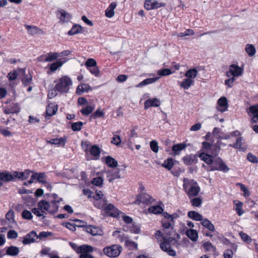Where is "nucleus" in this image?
Listing matches in <instances>:
<instances>
[{"label":"nucleus","mask_w":258,"mask_h":258,"mask_svg":"<svg viewBox=\"0 0 258 258\" xmlns=\"http://www.w3.org/2000/svg\"><path fill=\"white\" fill-rule=\"evenodd\" d=\"M190 203L192 206L199 207L202 205V200L200 198H195L190 200Z\"/></svg>","instance_id":"62"},{"label":"nucleus","mask_w":258,"mask_h":258,"mask_svg":"<svg viewBox=\"0 0 258 258\" xmlns=\"http://www.w3.org/2000/svg\"><path fill=\"white\" fill-rule=\"evenodd\" d=\"M186 235L192 241H196L198 238V234L197 231L192 229H189L186 230Z\"/></svg>","instance_id":"33"},{"label":"nucleus","mask_w":258,"mask_h":258,"mask_svg":"<svg viewBox=\"0 0 258 258\" xmlns=\"http://www.w3.org/2000/svg\"><path fill=\"white\" fill-rule=\"evenodd\" d=\"M32 171L29 169L25 170L24 172L14 171V177L22 180H24L29 178Z\"/></svg>","instance_id":"21"},{"label":"nucleus","mask_w":258,"mask_h":258,"mask_svg":"<svg viewBox=\"0 0 258 258\" xmlns=\"http://www.w3.org/2000/svg\"><path fill=\"white\" fill-rule=\"evenodd\" d=\"M197 155H186L182 158V161L186 165H190L198 162Z\"/></svg>","instance_id":"19"},{"label":"nucleus","mask_w":258,"mask_h":258,"mask_svg":"<svg viewBox=\"0 0 258 258\" xmlns=\"http://www.w3.org/2000/svg\"><path fill=\"white\" fill-rule=\"evenodd\" d=\"M124 245L126 247H128L131 249H137L138 248V244L136 242L130 239L125 240Z\"/></svg>","instance_id":"56"},{"label":"nucleus","mask_w":258,"mask_h":258,"mask_svg":"<svg viewBox=\"0 0 258 258\" xmlns=\"http://www.w3.org/2000/svg\"><path fill=\"white\" fill-rule=\"evenodd\" d=\"M83 33V27L79 24H74L71 29L68 32V34L70 36H73L75 34Z\"/></svg>","instance_id":"29"},{"label":"nucleus","mask_w":258,"mask_h":258,"mask_svg":"<svg viewBox=\"0 0 258 258\" xmlns=\"http://www.w3.org/2000/svg\"><path fill=\"white\" fill-rule=\"evenodd\" d=\"M221 143L220 141H218L216 144H213L209 151L210 154L212 155L214 157H216L221 150L220 145Z\"/></svg>","instance_id":"23"},{"label":"nucleus","mask_w":258,"mask_h":258,"mask_svg":"<svg viewBox=\"0 0 258 258\" xmlns=\"http://www.w3.org/2000/svg\"><path fill=\"white\" fill-rule=\"evenodd\" d=\"M20 111V107L18 103H12L4 108V112L6 114H17Z\"/></svg>","instance_id":"11"},{"label":"nucleus","mask_w":258,"mask_h":258,"mask_svg":"<svg viewBox=\"0 0 258 258\" xmlns=\"http://www.w3.org/2000/svg\"><path fill=\"white\" fill-rule=\"evenodd\" d=\"M198 73V71L196 69H190L185 72L184 76L191 79L195 78L197 76Z\"/></svg>","instance_id":"44"},{"label":"nucleus","mask_w":258,"mask_h":258,"mask_svg":"<svg viewBox=\"0 0 258 258\" xmlns=\"http://www.w3.org/2000/svg\"><path fill=\"white\" fill-rule=\"evenodd\" d=\"M91 88L89 85L87 84H82L78 85L76 89V94L81 95L84 92H88Z\"/></svg>","instance_id":"30"},{"label":"nucleus","mask_w":258,"mask_h":258,"mask_svg":"<svg viewBox=\"0 0 258 258\" xmlns=\"http://www.w3.org/2000/svg\"><path fill=\"white\" fill-rule=\"evenodd\" d=\"M119 172L120 170L118 169L108 171L106 175L107 179L109 182H112L115 179L120 178V175Z\"/></svg>","instance_id":"18"},{"label":"nucleus","mask_w":258,"mask_h":258,"mask_svg":"<svg viewBox=\"0 0 258 258\" xmlns=\"http://www.w3.org/2000/svg\"><path fill=\"white\" fill-rule=\"evenodd\" d=\"M245 51L250 56H253L255 53V49L252 44H247L245 47Z\"/></svg>","instance_id":"53"},{"label":"nucleus","mask_w":258,"mask_h":258,"mask_svg":"<svg viewBox=\"0 0 258 258\" xmlns=\"http://www.w3.org/2000/svg\"><path fill=\"white\" fill-rule=\"evenodd\" d=\"M94 109V107L93 106L88 105L86 107L82 108L80 111L83 115H88L93 112Z\"/></svg>","instance_id":"55"},{"label":"nucleus","mask_w":258,"mask_h":258,"mask_svg":"<svg viewBox=\"0 0 258 258\" xmlns=\"http://www.w3.org/2000/svg\"><path fill=\"white\" fill-rule=\"evenodd\" d=\"M84 123L82 121L73 122L71 124V129L74 132L80 131L83 127Z\"/></svg>","instance_id":"47"},{"label":"nucleus","mask_w":258,"mask_h":258,"mask_svg":"<svg viewBox=\"0 0 258 258\" xmlns=\"http://www.w3.org/2000/svg\"><path fill=\"white\" fill-rule=\"evenodd\" d=\"M116 7L115 2H112L109 7L105 10V16L106 17L111 18L114 15V9Z\"/></svg>","instance_id":"27"},{"label":"nucleus","mask_w":258,"mask_h":258,"mask_svg":"<svg viewBox=\"0 0 258 258\" xmlns=\"http://www.w3.org/2000/svg\"><path fill=\"white\" fill-rule=\"evenodd\" d=\"M59 56H60V54H59L57 52H49L47 53V55H46V57H45L44 60L45 62H49L52 61L57 59V58Z\"/></svg>","instance_id":"43"},{"label":"nucleus","mask_w":258,"mask_h":258,"mask_svg":"<svg viewBox=\"0 0 258 258\" xmlns=\"http://www.w3.org/2000/svg\"><path fill=\"white\" fill-rule=\"evenodd\" d=\"M105 113L103 111L100 110V108L97 109L93 114H91L90 117L92 119H96L97 118H104Z\"/></svg>","instance_id":"49"},{"label":"nucleus","mask_w":258,"mask_h":258,"mask_svg":"<svg viewBox=\"0 0 258 258\" xmlns=\"http://www.w3.org/2000/svg\"><path fill=\"white\" fill-rule=\"evenodd\" d=\"M176 243L175 239L169 237L164 239V240L160 242V247L162 251L166 252L169 255L175 256L176 255V252L171 247Z\"/></svg>","instance_id":"3"},{"label":"nucleus","mask_w":258,"mask_h":258,"mask_svg":"<svg viewBox=\"0 0 258 258\" xmlns=\"http://www.w3.org/2000/svg\"><path fill=\"white\" fill-rule=\"evenodd\" d=\"M186 145L184 143H180L174 145L172 147V150L174 152L175 155H178L179 152L184 149Z\"/></svg>","instance_id":"39"},{"label":"nucleus","mask_w":258,"mask_h":258,"mask_svg":"<svg viewBox=\"0 0 258 258\" xmlns=\"http://www.w3.org/2000/svg\"><path fill=\"white\" fill-rule=\"evenodd\" d=\"M155 201V199L146 193H140L137 197L136 203H142L146 205H150Z\"/></svg>","instance_id":"7"},{"label":"nucleus","mask_w":258,"mask_h":258,"mask_svg":"<svg viewBox=\"0 0 258 258\" xmlns=\"http://www.w3.org/2000/svg\"><path fill=\"white\" fill-rule=\"evenodd\" d=\"M36 237H37L36 232L35 231H32L24 236L22 242L24 245L30 244L35 241V238Z\"/></svg>","instance_id":"17"},{"label":"nucleus","mask_w":258,"mask_h":258,"mask_svg":"<svg viewBox=\"0 0 258 258\" xmlns=\"http://www.w3.org/2000/svg\"><path fill=\"white\" fill-rule=\"evenodd\" d=\"M57 110V106L52 104H49L46 107V112L48 116H51L56 113Z\"/></svg>","instance_id":"41"},{"label":"nucleus","mask_w":258,"mask_h":258,"mask_svg":"<svg viewBox=\"0 0 258 258\" xmlns=\"http://www.w3.org/2000/svg\"><path fill=\"white\" fill-rule=\"evenodd\" d=\"M236 185L240 187L241 191L243 192V197L247 198L250 196V191L244 184L241 183H237Z\"/></svg>","instance_id":"46"},{"label":"nucleus","mask_w":258,"mask_h":258,"mask_svg":"<svg viewBox=\"0 0 258 258\" xmlns=\"http://www.w3.org/2000/svg\"><path fill=\"white\" fill-rule=\"evenodd\" d=\"M103 179L102 178V177L100 176H98L93 178L91 181L92 184L97 186H101L103 184Z\"/></svg>","instance_id":"58"},{"label":"nucleus","mask_w":258,"mask_h":258,"mask_svg":"<svg viewBox=\"0 0 258 258\" xmlns=\"http://www.w3.org/2000/svg\"><path fill=\"white\" fill-rule=\"evenodd\" d=\"M243 69L236 64H231L229 66V71L227 72L226 76L230 77L231 76L233 77H239L243 73Z\"/></svg>","instance_id":"9"},{"label":"nucleus","mask_w":258,"mask_h":258,"mask_svg":"<svg viewBox=\"0 0 258 258\" xmlns=\"http://www.w3.org/2000/svg\"><path fill=\"white\" fill-rule=\"evenodd\" d=\"M33 175L35 176V179H37L39 182L43 183L46 182V175L44 172H35L33 174Z\"/></svg>","instance_id":"42"},{"label":"nucleus","mask_w":258,"mask_h":258,"mask_svg":"<svg viewBox=\"0 0 258 258\" xmlns=\"http://www.w3.org/2000/svg\"><path fill=\"white\" fill-rule=\"evenodd\" d=\"M0 179L3 181H11L15 180L14 177V171L12 174L8 171H5L0 173Z\"/></svg>","instance_id":"22"},{"label":"nucleus","mask_w":258,"mask_h":258,"mask_svg":"<svg viewBox=\"0 0 258 258\" xmlns=\"http://www.w3.org/2000/svg\"><path fill=\"white\" fill-rule=\"evenodd\" d=\"M174 161L172 158L169 157L165 160L162 166L168 170H171L173 167Z\"/></svg>","instance_id":"37"},{"label":"nucleus","mask_w":258,"mask_h":258,"mask_svg":"<svg viewBox=\"0 0 258 258\" xmlns=\"http://www.w3.org/2000/svg\"><path fill=\"white\" fill-rule=\"evenodd\" d=\"M155 237L157 239V241L159 244L161 241L164 240V239H166L167 237H165L162 234V233L160 230L156 231L155 233Z\"/></svg>","instance_id":"60"},{"label":"nucleus","mask_w":258,"mask_h":258,"mask_svg":"<svg viewBox=\"0 0 258 258\" xmlns=\"http://www.w3.org/2000/svg\"><path fill=\"white\" fill-rule=\"evenodd\" d=\"M105 162L106 164L111 168L116 167L118 165L117 161L110 156L105 157Z\"/></svg>","instance_id":"36"},{"label":"nucleus","mask_w":258,"mask_h":258,"mask_svg":"<svg viewBox=\"0 0 258 258\" xmlns=\"http://www.w3.org/2000/svg\"><path fill=\"white\" fill-rule=\"evenodd\" d=\"M213 144H210L207 142H203L202 143V150L203 152L209 153V151H210L211 147Z\"/></svg>","instance_id":"59"},{"label":"nucleus","mask_w":258,"mask_h":258,"mask_svg":"<svg viewBox=\"0 0 258 258\" xmlns=\"http://www.w3.org/2000/svg\"><path fill=\"white\" fill-rule=\"evenodd\" d=\"M165 6V3H158L156 0H146L144 3V8L148 11L157 9L161 7H164Z\"/></svg>","instance_id":"8"},{"label":"nucleus","mask_w":258,"mask_h":258,"mask_svg":"<svg viewBox=\"0 0 258 258\" xmlns=\"http://www.w3.org/2000/svg\"><path fill=\"white\" fill-rule=\"evenodd\" d=\"M62 225L69 229L70 231L74 232L76 229V225L70 222H63Z\"/></svg>","instance_id":"64"},{"label":"nucleus","mask_w":258,"mask_h":258,"mask_svg":"<svg viewBox=\"0 0 258 258\" xmlns=\"http://www.w3.org/2000/svg\"><path fill=\"white\" fill-rule=\"evenodd\" d=\"M87 232L91 234L92 235H96L98 234V228L93 226L92 225H88L86 227V230Z\"/></svg>","instance_id":"52"},{"label":"nucleus","mask_w":258,"mask_h":258,"mask_svg":"<svg viewBox=\"0 0 258 258\" xmlns=\"http://www.w3.org/2000/svg\"><path fill=\"white\" fill-rule=\"evenodd\" d=\"M157 79L155 78H148L146 79L143 81L141 82L139 84H138L136 87H140L147 85H149L152 83H154L156 81Z\"/></svg>","instance_id":"48"},{"label":"nucleus","mask_w":258,"mask_h":258,"mask_svg":"<svg viewBox=\"0 0 258 258\" xmlns=\"http://www.w3.org/2000/svg\"><path fill=\"white\" fill-rule=\"evenodd\" d=\"M32 78L33 75L30 72L27 74H24L21 79L22 84L26 87L30 86L32 84Z\"/></svg>","instance_id":"31"},{"label":"nucleus","mask_w":258,"mask_h":258,"mask_svg":"<svg viewBox=\"0 0 258 258\" xmlns=\"http://www.w3.org/2000/svg\"><path fill=\"white\" fill-rule=\"evenodd\" d=\"M89 152L94 159H98L101 154V149L97 145H94L90 148Z\"/></svg>","instance_id":"26"},{"label":"nucleus","mask_w":258,"mask_h":258,"mask_svg":"<svg viewBox=\"0 0 258 258\" xmlns=\"http://www.w3.org/2000/svg\"><path fill=\"white\" fill-rule=\"evenodd\" d=\"M99 208H103L104 211L109 216L112 217H117L119 216L120 211L116 208L113 204H107L105 206L102 205L101 206L98 207Z\"/></svg>","instance_id":"6"},{"label":"nucleus","mask_w":258,"mask_h":258,"mask_svg":"<svg viewBox=\"0 0 258 258\" xmlns=\"http://www.w3.org/2000/svg\"><path fill=\"white\" fill-rule=\"evenodd\" d=\"M55 83L54 88L60 93H67L73 85L71 78L67 75L62 76L54 81Z\"/></svg>","instance_id":"2"},{"label":"nucleus","mask_w":258,"mask_h":258,"mask_svg":"<svg viewBox=\"0 0 258 258\" xmlns=\"http://www.w3.org/2000/svg\"><path fill=\"white\" fill-rule=\"evenodd\" d=\"M187 216L190 219L197 221H201L203 218L202 215L194 211H190L188 212Z\"/></svg>","instance_id":"34"},{"label":"nucleus","mask_w":258,"mask_h":258,"mask_svg":"<svg viewBox=\"0 0 258 258\" xmlns=\"http://www.w3.org/2000/svg\"><path fill=\"white\" fill-rule=\"evenodd\" d=\"M123 231L130 232L132 233L139 234L141 231L140 226L136 223H132L128 225L123 226Z\"/></svg>","instance_id":"14"},{"label":"nucleus","mask_w":258,"mask_h":258,"mask_svg":"<svg viewBox=\"0 0 258 258\" xmlns=\"http://www.w3.org/2000/svg\"><path fill=\"white\" fill-rule=\"evenodd\" d=\"M198 157L201 160L204 161L207 164L210 166H212L214 160V157L212 155L204 152L200 153L198 155Z\"/></svg>","instance_id":"16"},{"label":"nucleus","mask_w":258,"mask_h":258,"mask_svg":"<svg viewBox=\"0 0 258 258\" xmlns=\"http://www.w3.org/2000/svg\"><path fill=\"white\" fill-rule=\"evenodd\" d=\"M194 81L190 78H186L183 79V80L180 83V86L184 89H188L190 86L194 84Z\"/></svg>","instance_id":"40"},{"label":"nucleus","mask_w":258,"mask_h":258,"mask_svg":"<svg viewBox=\"0 0 258 258\" xmlns=\"http://www.w3.org/2000/svg\"><path fill=\"white\" fill-rule=\"evenodd\" d=\"M5 249H6L7 255H8L15 256L17 255L19 252V248L15 246L6 247Z\"/></svg>","instance_id":"35"},{"label":"nucleus","mask_w":258,"mask_h":258,"mask_svg":"<svg viewBox=\"0 0 258 258\" xmlns=\"http://www.w3.org/2000/svg\"><path fill=\"white\" fill-rule=\"evenodd\" d=\"M174 72L175 71H172L169 69H163L158 71L157 75L160 76H165L170 75Z\"/></svg>","instance_id":"54"},{"label":"nucleus","mask_w":258,"mask_h":258,"mask_svg":"<svg viewBox=\"0 0 258 258\" xmlns=\"http://www.w3.org/2000/svg\"><path fill=\"white\" fill-rule=\"evenodd\" d=\"M25 27L29 34L33 35L37 34H43L44 33V31L37 26L26 25Z\"/></svg>","instance_id":"24"},{"label":"nucleus","mask_w":258,"mask_h":258,"mask_svg":"<svg viewBox=\"0 0 258 258\" xmlns=\"http://www.w3.org/2000/svg\"><path fill=\"white\" fill-rule=\"evenodd\" d=\"M242 141L243 138L242 137H239L237 139L236 142L233 144H229V147H231L236 149H239V150L244 151L246 150V148L242 146Z\"/></svg>","instance_id":"28"},{"label":"nucleus","mask_w":258,"mask_h":258,"mask_svg":"<svg viewBox=\"0 0 258 258\" xmlns=\"http://www.w3.org/2000/svg\"><path fill=\"white\" fill-rule=\"evenodd\" d=\"M64 62L61 60H57L56 61L51 63L49 67V70L54 72L56 71L59 68L61 67L63 64Z\"/></svg>","instance_id":"45"},{"label":"nucleus","mask_w":258,"mask_h":258,"mask_svg":"<svg viewBox=\"0 0 258 258\" xmlns=\"http://www.w3.org/2000/svg\"><path fill=\"white\" fill-rule=\"evenodd\" d=\"M70 245L78 253H81L82 252H91L93 251L92 246L88 245H82L78 246L76 243L71 242H70Z\"/></svg>","instance_id":"10"},{"label":"nucleus","mask_w":258,"mask_h":258,"mask_svg":"<svg viewBox=\"0 0 258 258\" xmlns=\"http://www.w3.org/2000/svg\"><path fill=\"white\" fill-rule=\"evenodd\" d=\"M210 171H220L224 173L228 172L229 168L225 163L223 160L219 157L214 159L212 166H210Z\"/></svg>","instance_id":"4"},{"label":"nucleus","mask_w":258,"mask_h":258,"mask_svg":"<svg viewBox=\"0 0 258 258\" xmlns=\"http://www.w3.org/2000/svg\"><path fill=\"white\" fill-rule=\"evenodd\" d=\"M18 76V73L16 70H14L13 71L10 72L7 76L8 79L10 81H14L16 80Z\"/></svg>","instance_id":"61"},{"label":"nucleus","mask_w":258,"mask_h":258,"mask_svg":"<svg viewBox=\"0 0 258 258\" xmlns=\"http://www.w3.org/2000/svg\"><path fill=\"white\" fill-rule=\"evenodd\" d=\"M217 110L221 112H223L227 110L228 105V101L225 97H221L218 100Z\"/></svg>","instance_id":"15"},{"label":"nucleus","mask_w":258,"mask_h":258,"mask_svg":"<svg viewBox=\"0 0 258 258\" xmlns=\"http://www.w3.org/2000/svg\"><path fill=\"white\" fill-rule=\"evenodd\" d=\"M201 224L209 231L211 232H214L215 231V227L214 225L208 219L203 218V220L201 221Z\"/></svg>","instance_id":"32"},{"label":"nucleus","mask_w":258,"mask_h":258,"mask_svg":"<svg viewBox=\"0 0 258 258\" xmlns=\"http://www.w3.org/2000/svg\"><path fill=\"white\" fill-rule=\"evenodd\" d=\"M121 250L122 247L121 246L114 244L104 248L103 252L107 256L110 257H115L119 255Z\"/></svg>","instance_id":"5"},{"label":"nucleus","mask_w":258,"mask_h":258,"mask_svg":"<svg viewBox=\"0 0 258 258\" xmlns=\"http://www.w3.org/2000/svg\"><path fill=\"white\" fill-rule=\"evenodd\" d=\"M59 203H51L50 204V208L49 209L48 213L51 215H53L58 212L59 206L58 204Z\"/></svg>","instance_id":"51"},{"label":"nucleus","mask_w":258,"mask_h":258,"mask_svg":"<svg viewBox=\"0 0 258 258\" xmlns=\"http://www.w3.org/2000/svg\"><path fill=\"white\" fill-rule=\"evenodd\" d=\"M56 15L61 23L68 22L71 19V16L63 10H57Z\"/></svg>","instance_id":"13"},{"label":"nucleus","mask_w":258,"mask_h":258,"mask_svg":"<svg viewBox=\"0 0 258 258\" xmlns=\"http://www.w3.org/2000/svg\"><path fill=\"white\" fill-rule=\"evenodd\" d=\"M160 105V101L157 98L148 99L144 102V108L147 109L150 107H158Z\"/></svg>","instance_id":"25"},{"label":"nucleus","mask_w":258,"mask_h":258,"mask_svg":"<svg viewBox=\"0 0 258 258\" xmlns=\"http://www.w3.org/2000/svg\"><path fill=\"white\" fill-rule=\"evenodd\" d=\"M183 189L189 199L198 196L201 191L198 182L194 179L187 178L183 179Z\"/></svg>","instance_id":"1"},{"label":"nucleus","mask_w":258,"mask_h":258,"mask_svg":"<svg viewBox=\"0 0 258 258\" xmlns=\"http://www.w3.org/2000/svg\"><path fill=\"white\" fill-rule=\"evenodd\" d=\"M22 217L24 219L31 220L33 218V215L31 212L27 210H25L22 213Z\"/></svg>","instance_id":"63"},{"label":"nucleus","mask_w":258,"mask_h":258,"mask_svg":"<svg viewBox=\"0 0 258 258\" xmlns=\"http://www.w3.org/2000/svg\"><path fill=\"white\" fill-rule=\"evenodd\" d=\"M68 137L64 136L60 138L51 139L50 140L46 141L47 143L51 145H56L58 147L60 146L63 148L65 147L67 141Z\"/></svg>","instance_id":"12"},{"label":"nucleus","mask_w":258,"mask_h":258,"mask_svg":"<svg viewBox=\"0 0 258 258\" xmlns=\"http://www.w3.org/2000/svg\"><path fill=\"white\" fill-rule=\"evenodd\" d=\"M203 247L205 251H215L216 250V247L210 242H206L203 244Z\"/></svg>","instance_id":"50"},{"label":"nucleus","mask_w":258,"mask_h":258,"mask_svg":"<svg viewBox=\"0 0 258 258\" xmlns=\"http://www.w3.org/2000/svg\"><path fill=\"white\" fill-rule=\"evenodd\" d=\"M85 66L89 69V68H93L97 66L96 61L94 58H89L85 62Z\"/></svg>","instance_id":"57"},{"label":"nucleus","mask_w":258,"mask_h":258,"mask_svg":"<svg viewBox=\"0 0 258 258\" xmlns=\"http://www.w3.org/2000/svg\"><path fill=\"white\" fill-rule=\"evenodd\" d=\"M37 207L41 211V213L44 214H46V211L48 213L49 209L50 208L49 202L42 200L40 201L37 204Z\"/></svg>","instance_id":"20"},{"label":"nucleus","mask_w":258,"mask_h":258,"mask_svg":"<svg viewBox=\"0 0 258 258\" xmlns=\"http://www.w3.org/2000/svg\"><path fill=\"white\" fill-rule=\"evenodd\" d=\"M163 211V209L159 205L150 206L148 208V212L150 213H153L156 215L162 214Z\"/></svg>","instance_id":"38"}]
</instances>
